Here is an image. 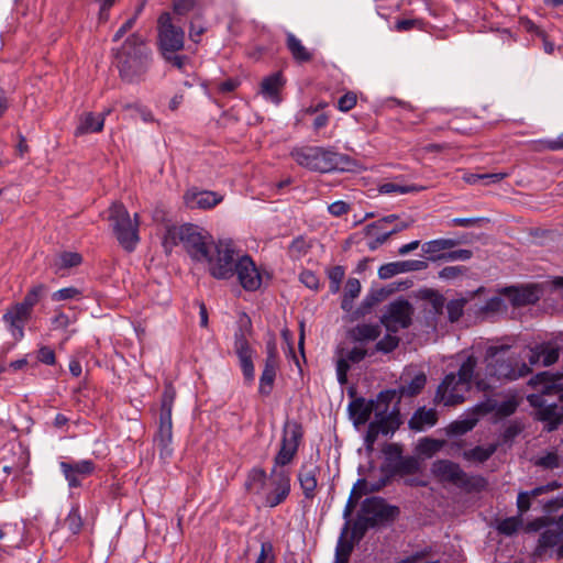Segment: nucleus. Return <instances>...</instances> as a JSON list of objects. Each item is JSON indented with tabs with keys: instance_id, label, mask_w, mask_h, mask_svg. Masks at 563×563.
Returning a JSON list of instances; mask_svg holds the SVG:
<instances>
[{
	"instance_id": "f257e3e1",
	"label": "nucleus",
	"mask_w": 563,
	"mask_h": 563,
	"mask_svg": "<svg viewBox=\"0 0 563 563\" xmlns=\"http://www.w3.org/2000/svg\"><path fill=\"white\" fill-rule=\"evenodd\" d=\"M476 367L477 358L468 355L460 365L456 374L449 373L444 376L435 390L433 402L446 407L463 404L472 382L481 390L488 389L489 384L483 378L482 373L476 371Z\"/></svg>"
},
{
	"instance_id": "f03ea898",
	"label": "nucleus",
	"mask_w": 563,
	"mask_h": 563,
	"mask_svg": "<svg viewBox=\"0 0 563 563\" xmlns=\"http://www.w3.org/2000/svg\"><path fill=\"white\" fill-rule=\"evenodd\" d=\"M562 378H555L549 373H540L530 379V384L540 394L528 397L530 404L538 407V417L548 422V430H554L563 422V384Z\"/></svg>"
},
{
	"instance_id": "7ed1b4c3",
	"label": "nucleus",
	"mask_w": 563,
	"mask_h": 563,
	"mask_svg": "<svg viewBox=\"0 0 563 563\" xmlns=\"http://www.w3.org/2000/svg\"><path fill=\"white\" fill-rule=\"evenodd\" d=\"M114 57L120 78L128 84L144 81L153 60L151 48L139 33L129 35Z\"/></svg>"
},
{
	"instance_id": "20e7f679",
	"label": "nucleus",
	"mask_w": 563,
	"mask_h": 563,
	"mask_svg": "<svg viewBox=\"0 0 563 563\" xmlns=\"http://www.w3.org/2000/svg\"><path fill=\"white\" fill-rule=\"evenodd\" d=\"M246 489L256 495L266 507H276L290 493V476L285 470L273 467L269 476L262 468H253L245 482Z\"/></svg>"
},
{
	"instance_id": "39448f33",
	"label": "nucleus",
	"mask_w": 563,
	"mask_h": 563,
	"mask_svg": "<svg viewBox=\"0 0 563 563\" xmlns=\"http://www.w3.org/2000/svg\"><path fill=\"white\" fill-rule=\"evenodd\" d=\"M214 243L207 231L195 224L172 225L166 229L163 246L166 252L181 244L192 261L201 263Z\"/></svg>"
},
{
	"instance_id": "423d86ee",
	"label": "nucleus",
	"mask_w": 563,
	"mask_h": 563,
	"mask_svg": "<svg viewBox=\"0 0 563 563\" xmlns=\"http://www.w3.org/2000/svg\"><path fill=\"white\" fill-rule=\"evenodd\" d=\"M485 373L483 378L490 385V380H516L527 376L530 367L521 362L519 357L510 353L507 345H490L486 349Z\"/></svg>"
},
{
	"instance_id": "0eeeda50",
	"label": "nucleus",
	"mask_w": 563,
	"mask_h": 563,
	"mask_svg": "<svg viewBox=\"0 0 563 563\" xmlns=\"http://www.w3.org/2000/svg\"><path fill=\"white\" fill-rule=\"evenodd\" d=\"M291 157L298 165L313 172L350 170L353 162L347 155L339 154L322 146H302L294 148Z\"/></svg>"
},
{
	"instance_id": "6e6552de",
	"label": "nucleus",
	"mask_w": 563,
	"mask_h": 563,
	"mask_svg": "<svg viewBox=\"0 0 563 563\" xmlns=\"http://www.w3.org/2000/svg\"><path fill=\"white\" fill-rule=\"evenodd\" d=\"M241 254L229 240H219L209 249L208 256L201 263L207 265L208 273L216 279H230L234 277L238 261Z\"/></svg>"
},
{
	"instance_id": "1a4fd4ad",
	"label": "nucleus",
	"mask_w": 563,
	"mask_h": 563,
	"mask_svg": "<svg viewBox=\"0 0 563 563\" xmlns=\"http://www.w3.org/2000/svg\"><path fill=\"white\" fill-rule=\"evenodd\" d=\"M109 220L111 222L113 233L119 243L126 251H133L140 240L139 213H135L134 218L131 219V216L126 208L120 202H114L109 209Z\"/></svg>"
},
{
	"instance_id": "9d476101",
	"label": "nucleus",
	"mask_w": 563,
	"mask_h": 563,
	"mask_svg": "<svg viewBox=\"0 0 563 563\" xmlns=\"http://www.w3.org/2000/svg\"><path fill=\"white\" fill-rule=\"evenodd\" d=\"M174 404V391L165 390L162 398L158 430L154 437L155 446L159 450L163 460L170 457L173 453V422L172 410Z\"/></svg>"
},
{
	"instance_id": "9b49d317",
	"label": "nucleus",
	"mask_w": 563,
	"mask_h": 563,
	"mask_svg": "<svg viewBox=\"0 0 563 563\" xmlns=\"http://www.w3.org/2000/svg\"><path fill=\"white\" fill-rule=\"evenodd\" d=\"M396 510L397 509L395 507L387 506L380 498H366L362 504L361 512L355 521L354 529L356 531L364 532L368 528L391 519L395 516Z\"/></svg>"
},
{
	"instance_id": "f8f14e48",
	"label": "nucleus",
	"mask_w": 563,
	"mask_h": 563,
	"mask_svg": "<svg viewBox=\"0 0 563 563\" xmlns=\"http://www.w3.org/2000/svg\"><path fill=\"white\" fill-rule=\"evenodd\" d=\"M158 44L162 53H177L184 48L185 33L172 21L169 12H163L157 21Z\"/></svg>"
},
{
	"instance_id": "ddd939ff",
	"label": "nucleus",
	"mask_w": 563,
	"mask_h": 563,
	"mask_svg": "<svg viewBox=\"0 0 563 563\" xmlns=\"http://www.w3.org/2000/svg\"><path fill=\"white\" fill-rule=\"evenodd\" d=\"M302 439V428L297 422L287 423L284 428L280 450L276 454L274 467L285 466L295 457Z\"/></svg>"
},
{
	"instance_id": "4468645a",
	"label": "nucleus",
	"mask_w": 563,
	"mask_h": 563,
	"mask_svg": "<svg viewBox=\"0 0 563 563\" xmlns=\"http://www.w3.org/2000/svg\"><path fill=\"white\" fill-rule=\"evenodd\" d=\"M240 286L246 291H256L263 283V275L250 255L242 254L234 269Z\"/></svg>"
},
{
	"instance_id": "2eb2a0df",
	"label": "nucleus",
	"mask_w": 563,
	"mask_h": 563,
	"mask_svg": "<svg viewBox=\"0 0 563 563\" xmlns=\"http://www.w3.org/2000/svg\"><path fill=\"white\" fill-rule=\"evenodd\" d=\"M395 390L380 391L377 401H366L363 398H357L350 405L351 415L354 417L356 423H365L369 420L372 412L385 405V410L388 409L389 404L395 399Z\"/></svg>"
},
{
	"instance_id": "dca6fc26",
	"label": "nucleus",
	"mask_w": 563,
	"mask_h": 563,
	"mask_svg": "<svg viewBox=\"0 0 563 563\" xmlns=\"http://www.w3.org/2000/svg\"><path fill=\"white\" fill-rule=\"evenodd\" d=\"M412 307L406 300L391 302L385 314L382 317V323L390 332H397L407 328L411 323Z\"/></svg>"
},
{
	"instance_id": "f3484780",
	"label": "nucleus",
	"mask_w": 563,
	"mask_h": 563,
	"mask_svg": "<svg viewBox=\"0 0 563 563\" xmlns=\"http://www.w3.org/2000/svg\"><path fill=\"white\" fill-rule=\"evenodd\" d=\"M432 475L440 482L451 483L457 487H466L468 478L459 464L450 460H437L431 465Z\"/></svg>"
},
{
	"instance_id": "a211bd4d",
	"label": "nucleus",
	"mask_w": 563,
	"mask_h": 563,
	"mask_svg": "<svg viewBox=\"0 0 563 563\" xmlns=\"http://www.w3.org/2000/svg\"><path fill=\"white\" fill-rule=\"evenodd\" d=\"M335 354L338 380L341 385H345L347 383V372L351 364H356L363 361L367 355V350L365 346L360 344H356L351 349L339 346Z\"/></svg>"
},
{
	"instance_id": "6ab92c4d",
	"label": "nucleus",
	"mask_w": 563,
	"mask_h": 563,
	"mask_svg": "<svg viewBox=\"0 0 563 563\" xmlns=\"http://www.w3.org/2000/svg\"><path fill=\"white\" fill-rule=\"evenodd\" d=\"M493 409L494 406L490 401L477 404L473 409L468 410L462 419L455 420L449 424L446 429L448 434L462 435L471 431L478 422L479 417L493 411Z\"/></svg>"
},
{
	"instance_id": "aec40b11",
	"label": "nucleus",
	"mask_w": 563,
	"mask_h": 563,
	"mask_svg": "<svg viewBox=\"0 0 563 563\" xmlns=\"http://www.w3.org/2000/svg\"><path fill=\"white\" fill-rule=\"evenodd\" d=\"M59 468L65 476L68 486L71 488L81 486V482L90 476L95 470L96 464L91 460H81L76 462H60Z\"/></svg>"
},
{
	"instance_id": "412c9836",
	"label": "nucleus",
	"mask_w": 563,
	"mask_h": 563,
	"mask_svg": "<svg viewBox=\"0 0 563 563\" xmlns=\"http://www.w3.org/2000/svg\"><path fill=\"white\" fill-rule=\"evenodd\" d=\"M319 465L310 460L305 462L298 471V482L306 499H313L317 494Z\"/></svg>"
},
{
	"instance_id": "4be33fe9",
	"label": "nucleus",
	"mask_w": 563,
	"mask_h": 563,
	"mask_svg": "<svg viewBox=\"0 0 563 563\" xmlns=\"http://www.w3.org/2000/svg\"><path fill=\"white\" fill-rule=\"evenodd\" d=\"M31 317V312L19 302L10 307L3 314V321L15 340L24 335V325Z\"/></svg>"
},
{
	"instance_id": "5701e85b",
	"label": "nucleus",
	"mask_w": 563,
	"mask_h": 563,
	"mask_svg": "<svg viewBox=\"0 0 563 563\" xmlns=\"http://www.w3.org/2000/svg\"><path fill=\"white\" fill-rule=\"evenodd\" d=\"M184 200L191 209H210L220 203L223 197L216 191L190 189L184 195Z\"/></svg>"
},
{
	"instance_id": "b1692460",
	"label": "nucleus",
	"mask_w": 563,
	"mask_h": 563,
	"mask_svg": "<svg viewBox=\"0 0 563 563\" xmlns=\"http://www.w3.org/2000/svg\"><path fill=\"white\" fill-rule=\"evenodd\" d=\"M26 527L24 523L7 522L0 527V540L5 542L8 551L25 547Z\"/></svg>"
},
{
	"instance_id": "393cba45",
	"label": "nucleus",
	"mask_w": 563,
	"mask_h": 563,
	"mask_svg": "<svg viewBox=\"0 0 563 563\" xmlns=\"http://www.w3.org/2000/svg\"><path fill=\"white\" fill-rule=\"evenodd\" d=\"M235 352L238 354V357L240 360V365L244 375V378L247 382H253L255 377V369L253 365V351L249 345V342L244 338L243 334L235 336V343H234Z\"/></svg>"
},
{
	"instance_id": "a878e982",
	"label": "nucleus",
	"mask_w": 563,
	"mask_h": 563,
	"mask_svg": "<svg viewBox=\"0 0 563 563\" xmlns=\"http://www.w3.org/2000/svg\"><path fill=\"white\" fill-rule=\"evenodd\" d=\"M427 266V262L419 260L388 263L378 268V276L388 279L398 274L426 269Z\"/></svg>"
},
{
	"instance_id": "bb28decb",
	"label": "nucleus",
	"mask_w": 563,
	"mask_h": 563,
	"mask_svg": "<svg viewBox=\"0 0 563 563\" xmlns=\"http://www.w3.org/2000/svg\"><path fill=\"white\" fill-rule=\"evenodd\" d=\"M285 78L280 71L271 74L263 78L260 87V93L264 99L278 104L282 101L280 91L285 86Z\"/></svg>"
},
{
	"instance_id": "cd10ccee",
	"label": "nucleus",
	"mask_w": 563,
	"mask_h": 563,
	"mask_svg": "<svg viewBox=\"0 0 563 563\" xmlns=\"http://www.w3.org/2000/svg\"><path fill=\"white\" fill-rule=\"evenodd\" d=\"M382 333L378 323H358L347 332V338L355 344L365 346L366 343L375 341Z\"/></svg>"
},
{
	"instance_id": "c85d7f7f",
	"label": "nucleus",
	"mask_w": 563,
	"mask_h": 563,
	"mask_svg": "<svg viewBox=\"0 0 563 563\" xmlns=\"http://www.w3.org/2000/svg\"><path fill=\"white\" fill-rule=\"evenodd\" d=\"M512 306H526L539 300V290L534 286L509 287L504 290Z\"/></svg>"
},
{
	"instance_id": "c756f323",
	"label": "nucleus",
	"mask_w": 563,
	"mask_h": 563,
	"mask_svg": "<svg viewBox=\"0 0 563 563\" xmlns=\"http://www.w3.org/2000/svg\"><path fill=\"white\" fill-rule=\"evenodd\" d=\"M438 422V411L433 408L420 407L418 408L408 424L411 430L423 431L426 428H431Z\"/></svg>"
},
{
	"instance_id": "7c9ffc66",
	"label": "nucleus",
	"mask_w": 563,
	"mask_h": 563,
	"mask_svg": "<svg viewBox=\"0 0 563 563\" xmlns=\"http://www.w3.org/2000/svg\"><path fill=\"white\" fill-rule=\"evenodd\" d=\"M554 547H558V558H563V532L556 525L542 532L539 539L538 551L541 553L542 551Z\"/></svg>"
},
{
	"instance_id": "2f4dec72",
	"label": "nucleus",
	"mask_w": 563,
	"mask_h": 563,
	"mask_svg": "<svg viewBox=\"0 0 563 563\" xmlns=\"http://www.w3.org/2000/svg\"><path fill=\"white\" fill-rule=\"evenodd\" d=\"M104 125L103 115H96L92 112H86L80 115L79 123L75 130V135L80 136L88 133L101 132Z\"/></svg>"
},
{
	"instance_id": "473e14b6",
	"label": "nucleus",
	"mask_w": 563,
	"mask_h": 563,
	"mask_svg": "<svg viewBox=\"0 0 563 563\" xmlns=\"http://www.w3.org/2000/svg\"><path fill=\"white\" fill-rule=\"evenodd\" d=\"M385 407V405H383ZM385 408H383L382 412L376 413V418L373 421L379 427L382 434H391L394 433L400 426L399 411L394 410L389 413L386 412Z\"/></svg>"
},
{
	"instance_id": "72a5a7b5",
	"label": "nucleus",
	"mask_w": 563,
	"mask_h": 563,
	"mask_svg": "<svg viewBox=\"0 0 563 563\" xmlns=\"http://www.w3.org/2000/svg\"><path fill=\"white\" fill-rule=\"evenodd\" d=\"M401 385L399 386L396 395L399 394V397H413L421 393L427 384V376L424 373L416 374L409 382H407L404 377H401Z\"/></svg>"
},
{
	"instance_id": "f704fd0d",
	"label": "nucleus",
	"mask_w": 563,
	"mask_h": 563,
	"mask_svg": "<svg viewBox=\"0 0 563 563\" xmlns=\"http://www.w3.org/2000/svg\"><path fill=\"white\" fill-rule=\"evenodd\" d=\"M286 45L292 58L298 63L310 62L313 57L312 53L302 44V42L292 33L286 35Z\"/></svg>"
},
{
	"instance_id": "c9c22d12",
	"label": "nucleus",
	"mask_w": 563,
	"mask_h": 563,
	"mask_svg": "<svg viewBox=\"0 0 563 563\" xmlns=\"http://www.w3.org/2000/svg\"><path fill=\"white\" fill-rule=\"evenodd\" d=\"M559 487V484L556 482H553L551 484L536 487L531 492H521L518 495L517 498V507L520 514H523L529 510L531 505V498L537 497L541 494L548 493L550 490H553Z\"/></svg>"
},
{
	"instance_id": "e433bc0d",
	"label": "nucleus",
	"mask_w": 563,
	"mask_h": 563,
	"mask_svg": "<svg viewBox=\"0 0 563 563\" xmlns=\"http://www.w3.org/2000/svg\"><path fill=\"white\" fill-rule=\"evenodd\" d=\"M457 244H459V242L454 239H437V240H432V241H428V242L423 243L422 251L426 254L431 255L430 260L437 261V260H439L438 257L440 256V255L435 256L437 254H439L445 250H451L454 246H456Z\"/></svg>"
},
{
	"instance_id": "4c0bfd02",
	"label": "nucleus",
	"mask_w": 563,
	"mask_h": 563,
	"mask_svg": "<svg viewBox=\"0 0 563 563\" xmlns=\"http://www.w3.org/2000/svg\"><path fill=\"white\" fill-rule=\"evenodd\" d=\"M383 485H384V483L380 484V485L374 486L371 489H368L367 488V482L365 479H358L356 482V484L352 488L350 498H349V500L346 503V506H345V509H344V516L347 517V516L351 515V512L353 511V509L356 506V503H357L358 498H361V496L363 494H366L367 492H372V490H377Z\"/></svg>"
},
{
	"instance_id": "58836bf2",
	"label": "nucleus",
	"mask_w": 563,
	"mask_h": 563,
	"mask_svg": "<svg viewBox=\"0 0 563 563\" xmlns=\"http://www.w3.org/2000/svg\"><path fill=\"white\" fill-rule=\"evenodd\" d=\"M361 292V283L357 278H349L345 284L344 296L342 299V309L345 311L351 310L353 300L358 297Z\"/></svg>"
},
{
	"instance_id": "ea45409f",
	"label": "nucleus",
	"mask_w": 563,
	"mask_h": 563,
	"mask_svg": "<svg viewBox=\"0 0 563 563\" xmlns=\"http://www.w3.org/2000/svg\"><path fill=\"white\" fill-rule=\"evenodd\" d=\"M496 451V445L490 444L488 446H476L471 450L463 452V459L466 461H475L483 463L487 461Z\"/></svg>"
},
{
	"instance_id": "a19ab883",
	"label": "nucleus",
	"mask_w": 563,
	"mask_h": 563,
	"mask_svg": "<svg viewBox=\"0 0 563 563\" xmlns=\"http://www.w3.org/2000/svg\"><path fill=\"white\" fill-rule=\"evenodd\" d=\"M445 444L443 440H437L431 438H424L419 441L418 452L427 457H431L439 452Z\"/></svg>"
},
{
	"instance_id": "79ce46f5",
	"label": "nucleus",
	"mask_w": 563,
	"mask_h": 563,
	"mask_svg": "<svg viewBox=\"0 0 563 563\" xmlns=\"http://www.w3.org/2000/svg\"><path fill=\"white\" fill-rule=\"evenodd\" d=\"M46 287L43 284L33 286L25 295L23 301L19 302L21 306L26 308L32 313L33 307L40 301L42 296L45 294Z\"/></svg>"
},
{
	"instance_id": "37998d69",
	"label": "nucleus",
	"mask_w": 563,
	"mask_h": 563,
	"mask_svg": "<svg viewBox=\"0 0 563 563\" xmlns=\"http://www.w3.org/2000/svg\"><path fill=\"white\" fill-rule=\"evenodd\" d=\"M311 242L306 240L303 236L296 238L288 247L290 257L299 260L305 256L311 249Z\"/></svg>"
},
{
	"instance_id": "c03bdc74",
	"label": "nucleus",
	"mask_w": 563,
	"mask_h": 563,
	"mask_svg": "<svg viewBox=\"0 0 563 563\" xmlns=\"http://www.w3.org/2000/svg\"><path fill=\"white\" fill-rule=\"evenodd\" d=\"M423 187L416 186V185H409V186H401L395 183H385L379 186V192L382 194H398V195H405L409 192H418L421 191Z\"/></svg>"
},
{
	"instance_id": "a18cd8bd",
	"label": "nucleus",
	"mask_w": 563,
	"mask_h": 563,
	"mask_svg": "<svg viewBox=\"0 0 563 563\" xmlns=\"http://www.w3.org/2000/svg\"><path fill=\"white\" fill-rule=\"evenodd\" d=\"M467 303L466 298H457L450 300L445 308L448 312V318L451 322H456L463 316L464 307Z\"/></svg>"
},
{
	"instance_id": "49530a36",
	"label": "nucleus",
	"mask_w": 563,
	"mask_h": 563,
	"mask_svg": "<svg viewBox=\"0 0 563 563\" xmlns=\"http://www.w3.org/2000/svg\"><path fill=\"white\" fill-rule=\"evenodd\" d=\"M81 263V256L75 252H64L59 254L55 261V267L57 269L70 268Z\"/></svg>"
},
{
	"instance_id": "de8ad7c7",
	"label": "nucleus",
	"mask_w": 563,
	"mask_h": 563,
	"mask_svg": "<svg viewBox=\"0 0 563 563\" xmlns=\"http://www.w3.org/2000/svg\"><path fill=\"white\" fill-rule=\"evenodd\" d=\"M419 462L416 457L408 456L400 459L396 466L395 472L400 475L415 474L419 471Z\"/></svg>"
},
{
	"instance_id": "09e8293b",
	"label": "nucleus",
	"mask_w": 563,
	"mask_h": 563,
	"mask_svg": "<svg viewBox=\"0 0 563 563\" xmlns=\"http://www.w3.org/2000/svg\"><path fill=\"white\" fill-rule=\"evenodd\" d=\"M424 298L427 299L428 310L433 314H441L445 306V298L435 291H427Z\"/></svg>"
},
{
	"instance_id": "8fccbe9b",
	"label": "nucleus",
	"mask_w": 563,
	"mask_h": 563,
	"mask_svg": "<svg viewBox=\"0 0 563 563\" xmlns=\"http://www.w3.org/2000/svg\"><path fill=\"white\" fill-rule=\"evenodd\" d=\"M537 466H540L544 470H554L560 467L561 460L556 452H547L544 455L538 457L534 461Z\"/></svg>"
},
{
	"instance_id": "3c124183",
	"label": "nucleus",
	"mask_w": 563,
	"mask_h": 563,
	"mask_svg": "<svg viewBox=\"0 0 563 563\" xmlns=\"http://www.w3.org/2000/svg\"><path fill=\"white\" fill-rule=\"evenodd\" d=\"M206 32V25L200 15H195L189 25V37L195 43L200 42L201 35Z\"/></svg>"
},
{
	"instance_id": "603ef678",
	"label": "nucleus",
	"mask_w": 563,
	"mask_h": 563,
	"mask_svg": "<svg viewBox=\"0 0 563 563\" xmlns=\"http://www.w3.org/2000/svg\"><path fill=\"white\" fill-rule=\"evenodd\" d=\"M344 275L345 271L342 266H334L329 271L328 277L330 280L331 292L335 294L340 290V286L344 278Z\"/></svg>"
},
{
	"instance_id": "864d4df0",
	"label": "nucleus",
	"mask_w": 563,
	"mask_h": 563,
	"mask_svg": "<svg viewBox=\"0 0 563 563\" xmlns=\"http://www.w3.org/2000/svg\"><path fill=\"white\" fill-rule=\"evenodd\" d=\"M65 526L73 534L80 532L82 527V519L78 509L70 510V512L65 518Z\"/></svg>"
},
{
	"instance_id": "5fc2aeb1",
	"label": "nucleus",
	"mask_w": 563,
	"mask_h": 563,
	"mask_svg": "<svg viewBox=\"0 0 563 563\" xmlns=\"http://www.w3.org/2000/svg\"><path fill=\"white\" fill-rule=\"evenodd\" d=\"M80 297H81V291L76 287L62 288L52 295V299L54 301L79 299Z\"/></svg>"
},
{
	"instance_id": "6e6d98bb",
	"label": "nucleus",
	"mask_w": 563,
	"mask_h": 563,
	"mask_svg": "<svg viewBox=\"0 0 563 563\" xmlns=\"http://www.w3.org/2000/svg\"><path fill=\"white\" fill-rule=\"evenodd\" d=\"M276 371H269L264 368L260 378V393L267 395L271 393L273 383L275 380Z\"/></svg>"
},
{
	"instance_id": "4d7b16f0",
	"label": "nucleus",
	"mask_w": 563,
	"mask_h": 563,
	"mask_svg": "<svg viewBox=\"0 0 563 563\" xmlns=\"http://www.w3.org/2000/svg\"><path fill=\"white\" fill-rule=\"evenodd\" d=\"M399 344V339L395 335L387 334L376 344V351L389 353L394 351Z\"/></svg>"
},
{
	"instance_id": "13d9d810",
	"label": "nucleus",
	"mask_w": 563,
	"mask_h": 563,
	"mask_svg": "<svg viewBox=\"0 0 563 563\" xmlns=\"http://www.w3.org/2000/svg\"><path fill=\"white\" fill-rule=\"evenodd\" d=\"M142 10V7H140L136 12L133 14V16H131L130 19H128L119 29L118 31L115 32V34L113 35V41L114 42H118L119 40H121L135 24L136 22V19L139 16V13L141 12Z\"/></svg>"
},
{
	"instance_id": "bf43d9fd",
	"label": "nucleus",
	"mask_w": 563,
	"mask_h": 563,
	"mask_svg": "<svg viewBox=\"0 0 563 563\" xmlns=\"http://www.w3.org/2000/svg\"><path fill=\"white\" fill-rule=\"evenodd\" d=\"M274 548L271 542H263L261 545V552L255 563H274Z\"/></svg>"
},
{
	"instance_id": "052dcab7",
	"label": "nucleus",
	"mask_w": 563,
	"mask_h": 563,
	"mask_svg": "<svg viewBox=\"0 0 563 563\" xmlns=\"http://www.w3.org/2000/svg\"><path fill=\"white\" fill-rule=\"evenodd\" d=\"M542 357V364L550 366L554 364L559 358V349L550 346H539Z\"/></svg>"
},
{
	"instance_id": "680f3d73",
	"label": "nucleus",
	"mask_w": 563,
	"mask_h": 563,
	"mask_svg": "<svg viewBox=\"0 0 563 563\" xmlns=\"http://www.w3.org/2000/svg\"><path fill=\"white\" fill-rule=\"evenodd\" d=\"M164 58L170 63L174 67L179 70H185L189 59L185 55H179L177 53H162Z\"/></svg>"
},
{
	"instance_id": "e2e57ef3",
	"label": "nucleus",
	"mask_w": 563,
	"mask_h": 563,
	"mask_svg": "<svg viewBox=\"0 0 563 563\" xmlns=\"http://www.w3.org/2000/svg\"><path fill=\"white\" fill-rule=\"evenodd\" d=\"M356 101V95L349 91L338 100V109L342 112H347L355 107Z\"/></svg>"
},
{
	"instance_id": "0e129e2a",
	"label": "nucleus",
	"mask_w": 563,
	"mask_h": 563,
	"mask_svg": "<svg viewBox=\"0 0 563 563\" xmlns=\"http://www.w3.org/2000/svg\"><path fill=\"white\" fill-rule=\"evenodd\" d=\"M473 253L470 250H456L446 254L440 255L438 258L445 261H467L472 257Z\"/></svg>"
},
{
	"instance_id": "69168bd1",
	"label": "nucleus",
	"mask_w": 563,
	"mask_h": 563,
	"mask_svg": "<svg viewBox=\"0 0 563 563\" xmlns=\"http://www.w3.org/2000/svg\"><path fill=\"white\" fill-rule=\"evenodd\" d=\"M196 0H173L174 12L178 15H185L195 7Z\"/></svg>"
},
{
	"instance_id": "338daca9",
	"label": "nucleus",
	"mask_w": 563,
	"mask_h": 563,
	"mask_svg": "<svg viewBox=\"0 0 563 563\" xmlns=\"http://www.w3.org/2000/svg\"><path fill=\"white\" fill-rule=\"evenodd\" d=\"M300 282L310 289H318L319 288V278L318 276L311 272V271H303L300 276Z\"/></svg>"
},
{
	"instance_id": "774afa93",
	"label": "nucleus",
	"mask_w": 563,
	"mask_h": 563,
	"mask_svg": "<svg viewBox=\"0 0 563 563\" xmlns=\"http://www.w3.org/2000/svg\"><path fill=\"white\" fill-rule=\"evenodd\" d=\"M519 523L520 521L517 518H507L499 523L498 530L510 536L518 530Z\"/></svg>"
}]
</instances>
